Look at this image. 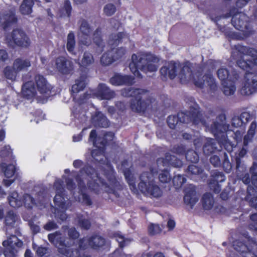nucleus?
Returning a JSON list of instances; mask_svg holds the SVG:
<instances>
[{
    "mask_svg": "<svg viewBox=\"0 0 257 257\" xmlns=\"http://www.w3.org/2000/svg\"><path fill=\"white\" fill-rule=\"evenodd\" d=\"M78 225L82 230H88L91 226V223L89 219L83 217V216L78 217Z\"/></svg>",
    "mask_w": 257,
    "mask_h": 257,
    "instance_id": "53",
    "label": "nucleus"
},
{
    "mask_svg": "<svg viewBox=\"0 0 257 257\" xmlns=\"http://www.w3.org/2000/svg\"><path fill=\"white\" fill-rule=\"evenodd\" d=\"M48 239L53 245L58 248L59 253L66 257H77L79 255L78 249L70 248L67 246L65 239L61 236L60 231H56L49 234Z\"/></svg>",
    "mask_w": 257,
    "mask_h": 257,
    "instance_id": "7",
    "label": "nucleus"
},
{
    "mask_svg": "<svg viewBox=\"0 0 257 257\" xmlns=\"http://www.w3.org/2000/svg\"><path fill=\"white\" fill-rule=\"evenodd\" d=\"M257 162H253L249 169L251 175V183L253 186L248 185L247 188V194L245 200L248 202L249 205L257 210V196L254 195L257 188Z\"/></svg>",
    "mask_w": 257,
    "mask_h": 257,
    "instance_id": "10",
    "label": "nucleus"
},
{
    "mask_svg": "<svg viewBox=\"0 0 257 257\" xmlns=\"http://www.w3.org/2000/svg\"><path fill=\"white\" fill-rule=\"evenodd\" d=\"M13 65L14 69L19 73L21 71L27 70L31 66V62L28 59H23L21 58H18L14 60Z\"/></svg>",
    "mask_w": 257,
    "mask_h": 257,
    "instance_id": "30",
    "label": "nucleus"
},
{
    "mask_svg": "<svg viewBox=\"0 0 257 257\" xmlns=\"http://www.w3.org/2000/svg\"><path fill=\"white\" fill-rule=\"evenodd\" d=\"M231 24L236 29L242 32L246 36L254 32L247 16L242 12H237L231 15Z\"/></svg>",
    "mask_w": 257,
    "mask_h": 257,
    "instance_id": "9",
    "label": "nucleus"
},
{
    "mask_svg": "<svg viewBox=\"0 0 257 257\" xmlns=\"http://www.w3.org/2000/svg\"><path fill=\"white\" fill-rule=\"evenodd\" d=\"M92 122L96 127H107L110 122L106 116L101 112H97L92 117Z\"/></svg>",
    "mask_w": 257,
    "mask_h": 257,
    "instance_id": "27",
    "label": "nucleus"
},
{
    "mask_svg": "<svg viewBox=\"0 0 257 257\" xmlns=\"http://www.w3.org/2000/svg\"><path fill=\"white\" fill-rule=\"evenodd\" d=\"M198 198L196 196V192L194 188L187 189L184 196V203L193 208L196 203L198 201Z\"/></svg>",
    "mask_w": 257,
    "mask_h": 257,
    "instance_id": "29",
    "label": "nucleus"
},
{
    "mask_svg": "<svg viewBox=\"0 0 257 257\" xmlns=\"http://www.w3.org/2000/svg\"><path fill=\"white\" fill-rule=\"evenodd\" d=\"M226 116L223 113L219 114L210 125V131L217 141L224 140L226 133L229 128V124L226 122Z\"/></svg>",
    "mask_w": 257,
    "mask_h": 257,
    "instance_id": "11",
    "label": "nucleus"
},
{
    "mask_svg": "<svg viewBox=\"0 0 257 257\" xmlns=\"http://www.w3.org/2000/svg\"><path fill=\"white\" fill-rule=\"evenodd\" d=\"M243 55L241 54L240 59L237 60L236 63L239 67L248 72L251 68V65L254 64L250 60L246 59V60H244V59H243Z\"/></svg>",
    "mask_w": 257,
    "mask_h": 257,
    "instance_id": "45",
    "label": "nucleus"
},
{
    "mask_svg": "<svg viewBox=\"0 0 257 257\" xmlns=\"http://www.w3.org/2000/svg\"><path fill=\"white\" fill-rule=\"evenodd\" d=\"M87 242L91 248L99 250L105 245L106 240L103 236L98 234H93L87 238Z\"/></svg>",
    "mask_w": 257,
    "mask_h": 257,
    "instance_id": "24",
    "label": "nucleus"
},
{
    "mask_svg": "<svg viewBox=\"0 0 257 257\" xmlns=\"http://www.w3.org/2000/svg\"><path fill=\"white\" fill-rule=\"evenodd\" d=\"M94 58L91 53L89 52L84 53L83 58L81 61V65L84 67L90 66L94 62Z\"/></svg>",
    "mask_w": 257,
    "mask_h": 257,
    "instance_id": "49",
    "label": "nucleus"
},
{
    "mask_svg": "<svg viewBox=\"0 0 257 257\" xmlns=\"http://www.w3.org/2000/svg\"><path fill=\"white\" fill-rule=\"evenodd\" d=\"M86 76L81 75L78 79L76 80L75 83L72 86L71 91L74 93H76L83 90L86 85Z\"/></svg>",
    "mask_w": 257,
    "mask_h": 257,
    "instance_id": "35",
    "label": "nucleus"
},
{
    "mask_svg": "<svg viewBox=\"0 0 257 257\" xmlns=\"http://www.w3.org/2000/svg\"><path fill=\"white\" fill-rule=\"evenodd\" d=\"M34 83L36 86V90L40 94L46 96L50 95L53 87L48 82L46 79L43 75L40 74L36 75Z\"/></svg>",
    "mask_w": 257,
    "mask_h": 257,
    "instance_id": "15",
    "label": "nucleus"
},
{
    "mask_svg": "<svg viewBox=\"0 0 257 257\" xmlns=\"http://www.w3.org/2000/svg\"><path fill=\"white\" fill-rule=\"evenodd\" d=\"M79 172L80 174H85L91 179L87 183L88 188L91 191H95L101 186L104 188L105 191L108 194H113L115 198L119 197L118 191L122 190L123 186L117 180L113 173L106 174V178L110 186L100 176L98 171L89 164L85 165Z\"/></svg>",
    "mask_w": 257,
    "mask_h": 257,
    "instance_id": "1",
    "label": "nucleus"
},
{
    "mask_svg": "<svg viewBox=\"0 0 257 257\" xmlns=\"http://www.w3.org/2000/svg\"><path fill=\"white\" fill-rule=\"evenodd\" d=\"M1 168L4 171L5 176L8 178L13 177L16 172V167L12 164L6 165L3 163L1 164Z\"/></svg>",
    "mask_w": 257,
    "mask_h": 257,
    "instance_id": "47",
    "label": "nucleus"
},
{
    "mask_svg": "<svg viewBox=\"0 0 257 257\" xmlns=\"http://www.w3.org/2000/svg\"><path fill=\"white\" fill-rule=\"evenodd\" d=\"M232 15V11H230L228 13H227L225 15L217 16L214 18L213 19L214 22L216 23V25L217 27V29L219 31L222 32L224 34H227L229 32V30L228 28L226 26V25H221L218 23V22L221 20L222 18H229Z\"/></svg>",
    "mask_w": 257,
    "mask_h": 257,
    "instance_id": "33",
    "label": "nucleus"
},
{
    "mask_svg": "<svg viewBox=\"0 0 257 257\" xmlns=\"http://www.w3.org/2000/svg\"><path fill=\"white\" fill-rule=\"evenodd\" d=\"M201 202L204 210H211L214 203V199L212 194L209 192L204 193L202 197Z\"/></svg>",
    "mask_w": 257,
    "mask_h": 257,
    "instance_id": "32",
    "label": "nucleus"
},
{
    "mask_svg": "<svg viewBox=\"0 0 257 257\" xmlns=\"http://www.w3.org/2000/svg\"><path fill=\"white\" fill-rule=\"evenodd\" d=\"M79 30L81 34L80 40L81 43L85 46L90 45L91 43L90 34L92 29L86 20H81Z\"/></svg>",
    "mask_w": 257,
    "mask_h": 257,
    "instance_id": "18",
    "label": "nucleus"
},
{
    "mask_svg": "<svg viewBox=\"0 0 257 257\" xmlns=\"http://www.w3.org/2000/svg\"><path fill=\"white\" fill-rule=\"evenodd\" d=\"M158 174L157 169L154 167H150L149 172H144L141 174L138 188L146 196L159 198L162 195V189L154 182V178Z\"/></svg>",
    "mask_w": 257,
    "mask_h": 257,
    "instance_id": "4",
    "label": "nucleus"
},
{
    "mask_svg": "<svg viewBox=\"0 0 257 257\" xmlns=\"http://www.w3.org/2000/svg\"><path fill=\"white\" fill-rule=\"evenodd\" d=\"M245 238L246 241L240 239L234 241V249L243 257H257V242L250 236Z\"/></svg>",
    "mask_w": 257,
    "mask_h": 257,
    "instance_id": "8",
    "label": "nucleus"
},
{
    "mask_svg": "<svg viewBox=\"0 0 257 257\" xmlns=\"http://www.w3.org/2000/svg\"><path fill=\"white\" fill-rule=\"evenodd\" d=\"M97 96L101 100H110L115 95V92L111 90L106 84L100 83L96 91Z\"/></svg>",
    "mask_w": 257,
    "mask_h": 257,
    "instance_id": "25",
    "label": "nucleus"
},
{
    "mask_svg": "<svg viewBox=\"0 0 257 257\" xmlns=\"http://www.w3.org/2000/svg\"><path fill=\"white\" fill-rule=\"evenodd\" d=\"M186 179L181 175L174 176L173 179V184L176 189H179L186 182Z\"/></svg>",
    "mask_w": 257,
    "mask_h": 257,
    "instance_id": "56",
    "label": "nucleus"
},
{
    "mask_svg": "<svg viewBox=\"0 0 257 257\" xmlns=\"http://www.w3.org/2000/svg\"><path fill=\"white\" fill-rule=\"evenodd\" d=\"M203 170L201 167H199L194 165H189L186 170L187 174L190 176L200 175L203 172Z\"/></svg>",
    "mask_w": 257,
    "mask_h": 257,
    "instance_id": "54",
    "label": "nucleus"
},
{
    "mask_svg": "<svg viewBox=\"0 0 257 257\" xmlns=\"http://www.w3.org/2000/svg\"><path fill=\"white\" fill-rule=\"evenodd\" d=\"M22 94L24 98L27 99H33L36 96L37 90L33 81H28L23 84Z\"/></svg>",
    "mask_w": 257,
    "mask_h": 257,
    "instance_id": "23",
    "label": "nucleus"
},
{
    "mask_svg": "<svg viewBox=\"0 0 257 257\" xmlns=\"http://www.w3.org/2000/svg\"><path fill=\"white\" fill-rule=\"evenodd\" d=\"M125 34L123 32H118L115 34H112L109 39V44L113 47H116L122 42L123 38Z\"/></svg>",
    "mask_w": 257,
    "mask_h": 257,
    "instance_id": "43",
    "label": "nucleus"
},
{
    "mask_svg": "<svg viewBox=\"0 0 257 257\" xmlns=\"http://www.w3.org/2000/svg\"><path fill=\"white\" fill-rule=\"evenodd\" d=\"M211 177L208 183L209 187L214 193H219L221 190L219 183L224 181L225 176L222 172L215 170L212 173Z\"/></svg>",
    "mask_w": 257,
    "mask_h": 257,
    "instance_id": "19",
    "label": "nucleus"
},
{
    "mask_svg": "<svg viewBox=\"0 0 257 257\" xmlns=\"http://www.w3.org/2000/svg\"><path fill=\"white\" fill-rule=\"evenodd\" d=\"M217 141L223 146L224 149L229 153H232L233 148L236 147V145L228 140L227 135L225 137L224 140H218Z\"/></svg>",
    "mask_w": 257,
    "mask_h": 257,
    "instance_id": "57",
    "label": "nucleus"
},
{
    "mask_svg": "<svg viewBox=\"0 0 257 257\" xmlns=\"http://www.w3.org/2000/svg\"><path fill=\"white\" fill-rule=\"evenodd\" d=\"M223 170L226 173H229L232 169V164L229 162L227 154L223 153V160L222 164Z\"/></svg>",
    "mask_w": 257,
    "mask_h": 257,
    "instance_id": "59",
    "label": "nucleus"
},
{
    "mask_svg": "<svg viewBox=\"0 0 257 257\" xmlns=\"http://www.w3.org/2000/svg\"><path fill=\"white\" fill-rule=\"evenodd\" d=\"M78 247L75 249L79 251V255L77 257H80L81 254V250H84L87 248L88 245L87 241H86V237H83L80 238L78 241Z\"/></svg>",
    "mask_w": 257,
    "mask_h": 257,
    "instance_id": "60",
    "label": "nucleus"
},
{
    "mask_svg": "<svg viewBox=\"0 0 257 257\" xmlns=\"http://www.w3.org/2000/svg\"><path fill=\"white\" fill-rule=\"evenodd\" d=\"M23 204L28 209H32L33 206L36 205L35 199L31 195L26 194L24 195Z\"/></svg>",
    "mask_w": 257,
    "mask_h": 257,
    "instance_id": "52",
    "label": "nucleus"
},
{
    "mask_svg": "<svg viewBox=\"0 0 257 257\" xmlns=\"http://www.w3.org/2000/svg\"><path fill=\"white\" fill-rule=\"evenodd\" d=\"M156 163L159 166L162 165L163 166H166L170 165L175 167H181L183 165L182 161L177 158L174 155L170 154L169 153H166L165 154L164 158H159L157 159Z\"/></svg>",
    "mask_w": 257,
    "mask_h": 257,
    "instance_id": "22",
    "label": "nucleus"
},
{
    "mask_svg": "<svg viewBox=\"0 0 257 257\" xmlns=\"http://www.w3.org/2000/svg\"><path fill=\"white\" fill-rule=\"evenodd\" d=\"M123 175L129 185L130 189L134 192L137 191L135 179L131 169L130 168L125 169L123 171Z\"/></svg>",
    "mask_w": 257,
    "mask_h": 257,
    "instance_id": "34",
    "label": "nucleus"
},
{
    "mask_svg": "<svg viewBox=\"0 0 257 257\" xmlns=\"http://www.w3.org/2000/svg\"><path fill=\"white\" fill-rule=\"evenodd\" d=\"M4 74L5 77L11 80L16 79L18 72L14 69L13 65L12 66H7L4 69Z\"/></svg>",
    "mask_w": 257,
    "mask_h": 257,
    "instance_id": "46",
    "label": "nucleus"
},
{
    "mask_svg": "<svg viewBox=\"0 0 257 257\" xmlns=\"http://www.w3.org/2000/svg\"><path fill=\"white\" fill-rule=\"evenodd\" d=\"M148 92V90L144 89L131 87L124 89L122 94L125 96L132 97L130 105L132 111L145 113L150 105V101L149 99H143V98Z\"/></svg>",
    "mask_w": 257,
    "mask_h": 257,
    "instance_id": "5",
    "label": "nucleus"
},
{
    "mask_svg": "<svg viewBox=\"0 0 257 257\" xmlns=\"http://www.w3.org/2000/svg\"><path fill=\"white\" fill-rule=\"evenodd\" d=\"M17 250L13 246H10L4 250L3 253L5 257H16Z\"/></svg>",
    "mask_w": 257,
    "mask_h": 257,
    "instance_id": "63",
    "label": "nucleus"
},
{
    "mask_svg": "<svg viewBox=\"0 0 257 257\" xmlns=\"http://www.w3.org/2000/svg\"><path fill=\"white\" fill-rule=\"evenodd\" d=\"M215 144L212 139H208L203 145L202 150L205 155H210L212 154L216 149Z\"/></svg>",
    "mask_w": 257,
    "mask_h": 257,
    "instance_id": "40",
    "label": "nucleus"
},
{
    "mask_svg": "<svg viewBox=\"0 0 257 257\" xmlns=\"http://www.w3.org/2000/svg\"><path fill=\"white\" fill-rule=\"evenodd\" d=\"M238 52L243 55L249 56L250 59L254 65H257V50L254 48L244 46H239L236 48Z\"/></svg>",
    "mask_w": 257,
    "mask_h": 257,
    "instance_id": "28",
    "label": "nucleus"
},
{
    "mask_svg": "<svg viewBox=\"0 0 257 257\" xmlns=\"http://www.w3.org/2000/svg\"><path fill=\"white\" fill-rule=\"evenodd\" d=\"M94 43L98 47H104L102 37V30L100 27L97 28L93 33Z\"/></svg>",
    "mask_w": 257,
    "mask_h": 257,
    "instance_id": "48",
    "label": "nucleus"
},
{
    "mask_svg": "<svg viewBox=\"0 0 257 257\" xmlns=\"http://www.w3.org/2000/svg\"><path fill=\"white\" fill-rule=\"evenodd\" d=\"M248 78L245 81L240 91L244 95H249L257 92V73H248Z\"/></svg>",
    "mask_w": 257,
    "mask_h": 257,
    "instance_id": "14",
    "label": "nucleus"
},
{
    "mask_svg": "<svg viewBox=\"0 0 257 257\" xmlns=\"http://www.w3.org/2000/svg\"><path fill=\"white\" fill-rule=\"evenodd\" d=\"M203 78L204 79L198 78L197 80L195 79L194 80V84L196 87L201 89L203 88L205 85L204 82L206 81L211 89H215L217 87L215 79L212 75L209 74H205Z\"/></svg>",
    "mask_w": 257,
    "mask_h": 257,
    "instance_id": "26",
    "label": "nucleus"
},
{
    "mask_svg": "<svg viewBox=\"0 0 257 257\" xmlns=\"http://www.w3.org/2000/svg\"><path fill=\"white\" fill-rule=\"evenodd\" d=\"M168 126L171 129H175L178 125L182 123H192L196 125L201 123L205 125L206 120L203 118L199 107L191 106L189 111H180L177 114L169 115L167 119Z\"/></svg>",
    "mask_w": 257,
    "mask_h": 257,
    "instance_id": "3",
    "label": "nucleus"
},
{
    "mask_svg": "<svg viewBox=\"0 0 257 257\" xmlns=\"http://www.w3.org/2000/svg\"><path fill=\"white\" fill-rule=\"evenodd\" d=\"M34 5L33 0H23L20 7V11L22 15H29L32 12Z\"/></svg>",
    "mask_w": 257,
    "mask_h": 257,
    "instance_id": "38",
    "label": "nucleus"
},
{
    "mask_svg": "<svg viewBox=\"0 0 257 257\" xmlns=\"http://www.w3.org/2000/svg\"><path fill=\"white\" fill-rule=\"evenodd\" d=\"M18 219V216L13 210H9L7 212L5 217V224L7 228H14Z\"/></svg>",
    "mask_w": 257,
    "mask_h": 257,
    "instance_id": "31",
    "label": "nucleus"
},
{
    "mask_svg": "<svg viewBox=\"0 0 257 257\" xmlns=\"http://www.w3.org/2000/svg\"><path fill=\"white\" fill-rule=\"evenodd\" d=\"M148 231L151 235L159 234L162 231V229L159 224L151 223L148 227Z\"/></svg>",
    "mask_w": 257,
    "mask_h": 257,
    "instance_id": "62",
    "label": "nucleus"
},
{
    "mask_svg": "<svg viewBox=\"0 0 257 257\" xmlns=\"http://www.w3.org/2000/svg\"><path fill=\"white\" fill-rule=\"evenodd\" d=\"M72 9V6L69 0L65 1L63 7L60 10L61 14V16H66L68 18H70L71 15Z\"/></svg>",
    "mask_w": 257,
    "mask_h": 257,
    "instance_id": "51",
    "label": "nucleus"
},
{
    "mask_svg": "<svg viewBox=\"0 0 257 257\" xmlns=\"http://www.w3.org/2000/svg\"><path fill=\"white\" fill-rule=\"evenodd\" d=\"M185 158L187 161L193 163H197L199 160V155L192 149H189L187 151Z\"/></svg>",
    "mask_w": 257,
    "mask_h": 257,
    "instance_id": "50",
    "label": "nucleus"
},
{
    "mask_svg": "<svg viewBox=\"0 0 257 257\" xmlns=\"http://www.w3.org/2000/svg\"><path fill=\"white\" fill-rule=\"evenodd\" d=\"M159 181L163 183L169 182L171 180V177L169 171L167 169H164L159 175Z\"/></svg>",
    "mask_w": 257,
    "mask_h": 257,
    "instance_id": "58",
    "label": "nucleus"
},
{
    "mask_svg": "<svg viewBox=\"0 0 257 257\" xmlns=\"http://www.w3.org/2000/svg\"><path fill=\"white\" fill-rule=\"evenodd\" d=\"M55 65L58 71L62 74L68 75L74 70L73 63L64 56H59L56 59Z\"/></svg>",
    "mask_w": 257,
    "mask_h": 257,
    "instance_id": "16",
    "label": "nucleus"
},
{
    "mask_svg": "<svg viewBox=\"0 0 257 257\" xmlns=\"http://www.w3.org/2000/svg\"><path fill=\"white\" fill-rule=\"evenodd\" d=\"M109 82L112 85L114 86H131L134 84L135 78L131 75L115 73L110 78Z\"/></svg>",
    "mask_w": 257,
    "mask_h": 257,
    "instance_id": "20",
    "label": "nucleus"
},
{
    "mask_svg": "<svg viewBox=\"0 0 257 257\" xmlns=\"http://www.w3.org/2000/svg\"><path fill=\"white\" fill-rule=\"evenodd\" d=\"M8 199L10 205L12 207L19 208L23 205V201L19 198V194L16 191L12 192Z\"/></svg>",
    "mask_w": 257,
    "mask_h": 257,
    "instance_id": "37",
    "label": "nucleus"
},
{
    "mask_svg": "<svg viewBox=\"0 0 257 257\" xmlns=\"http://www.w3.org/2000/svg\"><path fill=\"white\" fill-rule=\"evenodd\" d=\"M187 74L189 75L192 74L191 66L189 63L184 64L180 69V71L179 73V77L181 83H183L186 81Z\"/></svg>",
    "mask_w": 257,
    "mask_h": 257,
    "instance_id": "39",
    "label": "nucleus"
},
{
    "mask_svg": "<svg viewBox=\"0 0 257 257\" xmlns=\"http://www.w3.org/2000/svg\"><path fill=\"white\" fill-rule=\"evenodd\" d=\"M114 237L118 243L119 247L121 249H123L125 246L128 245L133 240L132 239L125 237L124 235L118 232L114 234Z\"/></svg>",
    "mask_w": 257,
    "mask_h": 257,
    "instance_id": "42",
    "label": "nucleus"
},
{
    "mask_svg": "<svg viewBox=\"0 0 257 257\" xmlns=\"http://www.w3.org/2000/svg\"><path fill=\"white\" fill-rule=\"evenodd\" d=\"M76 46V40L74 33L70 31L67 37L66 48L69 53L73 54L75 53V48Z\"/></svg>",
    "mask_w": 257,
    "mask_h": 257,
    "instance_id": "36",
    "label": "nucleus"
},
{
    "mask_svg": "<svg viewBox=\"0 0 257 257\" xmlns=\"http://www.w3.org/2000/svg\"><path fill=\"white\" fill-rule=\"evenodd\" d=\"M170 151L179 156L186 155V149L185 146L182 144L175 145L171 149Z\"/></svg>",
    "mask_w": 257,
    "mask_h": 257,
    "instance_id": "55",
    "label": "nucleus"
},
{
    "mask_svg": "<svg viewBox=\"0 0 257 257\" xmlns=\"http://www.w3.org/2000/svg\"><path fill=\"white\" fill-rule=\"evenodd\" d=\"M114 61H115L112 50L103 53L100 58V62L103 66H108Z\"/></svg>",
    "mask_w": 257,
    "mask_h": 257,
    "instance_id": "44",
    "label": "nucleus"
},
{
    "mask_svg": "<svg viewBox=\"0 0 257 257\" xmlns=\"http://www.w3.org/2000/svg\"><path fill=\"white\" fill-rule=\"evenodd\" d=\"M79 194L81 196L82 203L87 206H90L92 204V201L90 196L85 191L79 192Z\"/></svg>",
    "mask_w": 257,
    "mask_h": 257,
    "instance_id": "64",
    "label": "nucleus"
},
{
    "mask_svg": "<svg viewBox=\"0 0 257 257\" xmlns=\"http://www.w3.org/2000/svg\"><path fill=\"white\" fill-rule=\"evenodd\" d=\"M217 75L221 82L224 95H233L236 90L235 84L239 77L237 72L233 68L228 70L221 67L217 70Z\"/></svg>",
    "mask_w": 257,
    "mask_h": 257,
    "instance_id": "6",
    "label": "nucleus"
},
{
    "mask_svg": "<svg viewBox=\"0 0 257 257\" xmlns=\"http://www.w3.org/2000/svg\"><path fill=\"white\" fill-rule=\"evenodd\" d=\"M159 59L154 54L149 52L140 51L132 56V62L129 65L130 69L134 75H140V70L143 72H154L158 69V66L154 63H157Z\"/></svg>",
    "mask_w": 257,
    "mask_h": 257,
    "instance_id": "2",
    "label": "nucleus"
},
{
    "mask_svg": "<svg viewBox=\"0 0 257 257\" xmlns=\"http://www.w3.org/2000/svg\"><path fill=\"white\" fill-rule=\"evenodd\" d=\"M247 147H244L243 145L242 148L239 151L238 154H236L235 157V161L236 164V169L237 171H241L240 169L242 171L243 170V166H241V158L244 157L247 153Z\"/></svg>",
    "mask_w": 257,
    "mask_h": 257,
    "instance_id": "41",
    "label": "nucleus"
},
{
    "mask_svg": "<svg viewBox=\"0 0 257 257\" xmlns=\"http://www.w3.org/2000/svg\"><path fill=\"white\" fill-rule=\"evenodd\" d=\"M179 64L171 61L166 66H162L160 69V78L163 81H166L168 78L174 79L177 76Z\"/></svg>",
    "mask_w": 257,
    "mask_h": 257,
    "instance_id": "13",
    "label": "nucleus"
},
{
    "mask_svg": "<svg viewBox=\"0 0 257 257\" xmlns=\"http://www.w3.org/2000/svg\"><path fill=\"white\" fill-rule=\"evenodd\" d=\"M103 12L106 16H111L115 13L116 7L112 4H108L104 6Z\"/></svg>",
    "mask_w": 257,
    "mask_h": 257,
    "instance_id": "61",
    "label": "nucleus"
},
{
    "mask_svg": "<svg viewBox=\"0 0 257 257\" xmlns=\"http://www.w3.org/2000/svg\"><path fill=\"white\" fill-rule=\"evenodd\" d=\"M17 22L18 18L14 12L10 11L6 13H0V26L4 30L6 31Z\"/></svg>",
    "mask_w": 257,
    "mask_h": 257,
    "instance_id": "21",
    "label": "nucleus"
},
{
    "mask_svg": "<svg viewBox=\"0 0 257 257\" xmlns=\"http://www.w3.org/2000/svg\"><path fill=\"white\" fill-rule=\"evenodd\" d=\"M9 42L14 46L22 48H28L31 44L30 40L26 33L19 29L13 30Z\"/></svg>",
    "mask_w": 257,
    "mask_h": 257,
    "instance_id": "12",
    "label": "nucleus"
},
{
    "mask_svg": "<svg viewBox=\"0 0 257 257\" xmlns=\"http://www.w3.org/2000/svg\"><path fill=\"white\" fill-rule=\"evenodd\" d=\"M66 194L64 188L61 183L56 185V195L54 198V204L60 209L67 210Z\"/></svg>",
    "mask_w": 257,
    "mask_h": 257,
    "instance_id": "17",
    "label": "nucleus"
}]
</instances>
